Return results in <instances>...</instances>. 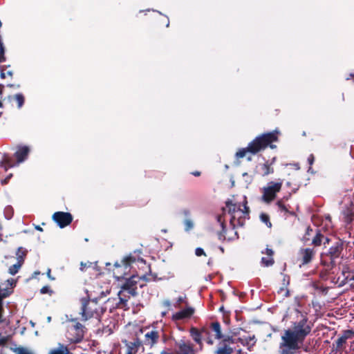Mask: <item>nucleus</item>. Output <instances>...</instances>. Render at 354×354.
Masks as SVG:
<instances>
[{"mask_svg":"<svg viewBox=\"0 0 354 354\" xmlns=\"http://www.w3.org/2000/svg\"><path fill=\"white\" fill-rule=\"evenodd\" d=\"M330 270V269H328V268H327V267H326V270H325V271H322V272H320V277H321L322 278H323V279H324V278H325V277H326V276H327V274H328L327 271H328V270Z\"/></svg>","mask_w":354,"mask_h":354,"instance_id":"obj_44","label":"nucleus"},{"mask_svg":"<svg viewBox=\"0 0 354 354\" xmlns=\"http://www.w3.org/2000/svg\"><path fill=\"white\" fill-rule=\"evenodd\" d=\"M143 286H144L143 284H140V287H141V288H142V287H143Z\"/></svg>","mask_w":354,"mask_h":354,"instance_id":"obj_60","label":"nucleus"},{"mask_svg":"<svg viewBox=\"0 0 354 354\" xmlns=\"http://www.w3.org/2000/svg\"><path fill=\"white\" fill-rule=\"evenodd\" d=\"M187 297L185 296V297H179L178 299H177V301L175 304V307L176 308H180V304L182 303H185L186 304H187Z\"/></svg>","mask_w":354,"mask_h":354,"instance_id":"obj_35","label":"nucleus"},{"mask_svg":"<svg viewBox=\"0 0 354 354\" xmlns=\"http://www.w3.org/2000/svg\"><path fill=\"white\" fill-rule=\"evenodd\" d=\"M195 254L197 256V257H201V256H205L206 257L207 254L205 252L204 250L201 248H196L195 250Z\"/></svg>","mask_w":354,"mask_h":354,"instance_id":"obj_38","label":"nucleus"},{"mask_svg":"<svg viewBox=\"0 0 354 354\" xmlns=\"http://www.w3.org/2000/svg\"><path fill=\"white\" fill-rule=\"evenodd\" d=\"M28 250L23 248L19 247L16 251V257L17 261H21V263H24L25 259L27 256Z\"/></svg>","mask_w":354,"mask_h":354,"instance_id":"obj_25","label":"nucleus"},{"mask_svg":"<svg viewBox=\"0 0 354 354\" xmlns=\"http://www.w3.org/2000/svg\"><path fill=\"white\" fill-rule=\"evenodd\" d=\"M315 161V156L313 154L309 155L308 157V162L310 165H312Z\"/></svg>","mask_w":354,"mask_h":354,"instance_id":"obj_42","label":"nucleus"},{"mask_svg":"<svg viewBox=\"0 0 354 354\" xmlns=\"http://www.w3.org/2000/svg\"><path fill=\"white\" fill-rule=\"evenodd\" d=\"M3 113L0 112V117L2 115Z\"/></svg>","mask_w":354,"mask_h":354,"instance_id":"obj_61","label":"nucleus"},{"mask_svg":"<svg viewBox=\"0 0 354 354\" xmlns=\"http://www.w3.org/2000/svg\"><path fill=\"white\" fill-rule=\"evenodd\" d=\"M3 89H4V86L3 84H0V98H2Z\"/></svg>","mask_w":354,"mask_h":354,"instance_id":"obj_46","label":"nucleus"},{"mask_svg":"<svg viewBox=\"0 0 354 354\" xmlns=\"http://www.w3.org/2000/svg\"><path fill=\"white\" fill-rule=\"evenodd\" d=\"M343 215H344V222L346 225H349L353 222V221L354 219V213L352 211V209H348L344 211Z\"/></svg>","mask_w":354,"mask_h":354,"instance_id":"obj_28","label":"nucleus"},{"mask_svg":"<svg viewBox=\"0 0 354 354\" xmlns=\"http://www.w3.org/2000/svg\"><path fill=\"white\" fill-rule=\"evenodd\" d=\"M260 219L261 221L264 223L268 227H272V223L270 221V216L268 214L266 213H261L260 214Z\"/></svg>","mask_w":354,"mask_h":354,"instance_id":"obj_32","label":"nucleus"},{"mask_svg":"<svg viewBox=\"0 0 354 354\" xmlns=\"http://www.w3.org/2000/svg\"><path fill=\"white\" fill-rule=\"evenodd\" d=\"M274 172L273 166L269 163V160L257 166L256 173L262 177L272 174Z\"/></svg>","mask_w":354,"mask_h":354,"instance_id":"obj_16","label":"nucleus"},{"mask_svg":"<svg viewBox=\"0 0 354 354\" xmlns=\"http://www.w3.org/2000/svg\"><path fill=\"white\" fill-rule=\"evenodd\" d=\"M249 213H250V209L247 206V201H245L244 203V210H241V216H245V218H249Z\"/></svg>","mask_w":354,"mask_h":354,"instance_id":"obj_34","label":"nucleus"},{"mask_svg":"<svg viewBox=\"0 0 354 354\" xmlns=\"http://www.w3.org/2000/svg\"><path fill=\"white\" fill-rule=\"evenodd\" d=\"M142 279H145V276L140 277L138 275H132L129 278L126 279L125 282L121 286V289L127 290L129 295L135 297L138 295V283Z\"/></svg>","mask_w":354,"mask_h":354,"instance_id":"obj_11","label":"nucleus"},{"mask_svg":"<svg viewBox=\"0 0 354 354\" xmlns=\"http://www.w3.org/2000/svg\"><path fill=\"white\" fill-rule=\"evenodd\" d=\"M8 342V337L1 336L0 334V346L5 345Z\"/></svg>","mask_w":354,"mask_h":354,"instance_id":"obj_40","label":"nucleus"},{"mask_svg":"<svg viewBox=\"0 0 354 354\" xmlns=\"http://www.w3.org/2000/svg\"><path fill=\"white\" fill-rule=\"evenodd\" d=\"M89 266H90V265H88L86 263L81 262V263H80V270L84 272Z\"/></svg>","mask_w":354,"mask_h":354,"instance_id":"obj_43","label":"nucleus"},{"mask_svg":"<svg viewBox=\"0 0 354 354\" xmlns=\"http://www.w3.org/2000/svg\"><path fill=\"white\" fill-rule=\"evenodd\" d=\"M248 160H251V158H250V157H248Z\"/></svg>","mask_w":354,"mask_h":354,"instance_id":"obj_59","label":"nucleus"},{"mask_svg":"<svg viewBox=\"0 0 354 354\" xmlns=\"http://www.w3.org/2000/svg\"><path fill=\"white\" fill-rule=\"evenodd\" d=\"M194 313V309L192 307H187L180 311H178L172 315V319L174 321L183 320L190 318Z\"/></svg>","mask_w":354,"mask_h":354,"instance_id":"obj_17","label":"nucleus"},{"mask_svg":"<svg viewBox=\"0 0 354 354\" xmlns=\"http://www.w3.org/2000/svg\"><path fill=\"white\" fill-rule=\"evenodd\" d=\"M354 335V332L351 330H344L343 335H342L344 339L347 340L348 339L351 338Z\"/></svg>","mask_w":354,"mask_h":354,"instance_id":"obj_36","label":"nucleus"},{"mask_svg":"<svg viewBox=\"0 0 354 354\" xmlns=\"http://www.w3.org/2000/svg\"><path fill=\"white\" fill-rule=\"evenodd\" d=\"M23 264L24 263H21V261H17L16 263L9 268L8 272L12 275H15L19 272Z\"/></svg>","mask_w":354,"mask_h":354,"instance_id":"obj_29","label":"nucleus"},{"mask_svg":"<svg viewBox=\"0 0 354 354\" xmlns=\"http://www.w3.org/2000/svg\"><path fill=\"white\" fill-rule=\"evenodd\" d=\"M73 324L68 326L66 337L71 343H79L84 337L86 328L82 324L77 322L76 319H71Z\"/></svg>","mask_w":354,"mask_h":354,"instance_id":"obj_7","label":"nucleus"},{"mask_svg":"<svg viewBox=\"0 0 354 354\" xmlns=\"http://www.w3.org/2000/svg\"><path fill=\"white\" fill-rule=\"evenodd\" d=\"M313 324L306 316L292 324V328L286 329L279 343L280 354H297L306 337L310 334Z\"/></svg>","mask_w":354,"mask_h":354,"instance_id":"obj_1","label":"nucleus"},{"mask_svg":"<svg viewBox=\"0 0 354 354\" xmlns=\"http://www.w3.org/2000/svg\"><path fill=\"white\" fill-rule=\"evenodd\" d=\"M182 213L186 217V219L183 222L185 225V230L186 232H189L191 230L194 228V223L189 218L190 211L188 209H185L182 211Z\"/></svg>","mask_w":354,"mask_h":354,"instance_id":"obj_19","label":"nucleus"},{"mask_svg":"<svg viewBox=\"0 0 354 354\" xmlns=\"http://www.w3.org/2000/svg\"><path fill=\"white\" fill-rule=\"evenodd\" d=\"M349 274H350L349 266L348 265H344L342 266V274L344 277V278L341 281V282L339 285V286H342L348 282V278H349Z\"/></svg>","mask_w":354,"mask_h":354,"instance_id":"obj_24","label":"nucleus"},{"mask_svg":"<svg viewBox=\"0 0 354 354\" xmlns=\"http://www.w3.org/2000/svg\"><path fill=\"white\" fill-rule=\"evenodd\" d=\"M163 305L169 308L171 306V302L169 300H165L163 301Z\"/></svg>","mask_w":354,"mask_h":354,"instance_id":"obj_48","label":"nucleus"},{"mask_svg":"<svg viewBox=\"0 0 354 354\" xmlns=\"http://www.w3.org/2000/svg\"><path fill=\"white\" fill-rule=\"evenodd\" d=\"M6 75H7L8 76L12 77V72L9 71L6 73Z\"/></svg>","mask_w":354,"mask_h":354,"instance_id":"obj_55","label":"nucleus"},{"mask_svg":"<svg viewBox=\"0 0 354 354\" xmlns=\"http://www.w3.org/2000/svg\"><path fill=\"white\" fill-rule=\"evenodd\" d=\"M288 200V197H283L282 199H280L277 201L276 205L278 207L279 209L281 212H285L289 215L294 216L295 213L293 212H290L288 207L283 203V200Z\"/></svg>","mask_w":354,"mask_h":354,"instance_id":"obj_22","label":"nucleus"},{"mask_svg":"<svg viewBox=\"0 0 354 354\" xmlns=\"http://www.w3.org/2000/svg\"><path fill=\"white\" fill-rule=\"evenodd\" d=\"M330 239L325 236L320 230L316 229L315 233L311 239V245L315 249L317 247H319L322 245H324V248H327V245L330 244Z\"/></svg>","mask_w":354,"mask_h":354,"instance_id":"obj_14","label":"nucleus"},{"mask_svg":"<svg viewBox=\"0 0 354 354\" xmlns=\"http://www.w3.org/2000/svg\"><path fill=\"white\" fill-rule=\"evenodd\" d=\"M12 176V174H10L6 178L1 180V185H4L8 183L10 178Z\"/></svg>","mask_w":354,"mask_h":354,"instance_id":"obj_41","label":"nucleus"},{"mask_svg":"<svg viewBox=\"0 0 354 354\" xmlns=\"http://www.w3.org/2000/svg\"><path fill=\"white\" fill-rule=\"evenodd\" d=\"M262 254H266L268 257H273L274 251L271 248H266L265 252H261Z\"/></svg>","mask_w":354,"mask_h":354,"instance_id":"obj_39","label":"nucleus"},{"mask_svg":"<svg viewBox=\"0 0 354 354\" xmlns=\"http://www.w3.org/2000/svg\"><path fill=\"white\" fill-rule=\"evenodd\" d=\"M8 98L10 100L12 99L15 100L19 109L22 107L25 102V97L22 93H17L12 96H9Z\"/></svg>","mask_w":354,"mask_h":354,"instance_id":"obj_27","label":"nucleus"},{"mask_svg":"<svg viewBox=\"0 0 354 354\" xmlns=\"http://www.w3.org/2000/svg\"><path fill=\"white\" fill-rule=\"evenodd\" d=\"M227 212L230 215V224L234 230L236 227H243L245 225V217L241 216L240 205L228 201L226 202Z\"/></svg>","mask_w":354,"mask_h":354,"instance_id":"obj_6","label":"nucleus"},{"mask_svg":"<svg viewBox=\"0 0 354 354\" xmlns=\"http://www.w3.org/2000/svg\"><path fill=\"white\" fill-rule=\"evenodd\" d=\"M234 239H239V235H238V233H237L236 231H234V237H229L228 240L231 241V240H233Z\"/></svg>","mask_w":354,"mask_h":354,"instance_id":"obj_47","label":"nucleus"},{"mask_svg":"<svg viewBox=\"0 0 354 354\" xmlns=\"http://www.w3.org/2000/svg\"><path fill=\"white\" fill-rule=\"evenodd\" d=\"M348 281H354V274H353L351 277H349V278H348Z\"/></svg>","mask_w":354,"mask_h":354,"instance_id":"obj_57","label":"nucleus"},{"mask_svg":"<svg viewBox=\"0 0 354 354\" xmlns=\"http://www.w3.org/2000/svg\"><path fill=\"white\" fill-rule=\"evenodd\" d=\"M350 77H354V73H350V74H349V77H348L346 78V80H349V79H350Z\"/></svg>","mask_w":354,"mask_h":354,"instance_id":"obj_56","label":"nucleus"},{"mask_svg":"<svg viewBox=\"0 0 354 354\" xmlns=\"http://www.w3.org/2000/svg\"><path fill=\"white\" fill-rule=\"evenodd\" d=\"M40 292L41 294H50V295H51L53 292V291L50 289V286H43L41 288Z\"/></svg>","mask_w":354,"mask_h":354,"instance_id":"obj_37","label":"nucleus"},{"mask_svg":"<svg viewBox=\"0 0 354 354\" xmlns=\"http://www.w3.org/2000/svg\"><path fill=\"white\" fill-rule=\"evenodd\" d=\"M192 174L194 175V176H200L201 173L199 171H195L192 172Z\"/></svg>","mask_w":354,"mask_h":354,"instance_id":"obj_49","label":"nucleus"},{"mask_svg":"<svg viewBox=\"0 0 354 354\" xmlns=\"http://www.w3.org/2000/svg\"><path fill=\"white\" fill-rule=\"evenodd\" d=\"M211 330L214 333V338L220 339L223 337L221 329V324L218 322H214L211 324Z\"/></svg>","mask_w":354,"mask_h":354,"instance_id":"obj_21","label":"nucleus"},{"mask_svg":"<svg viewBox=\"0 0 354 354\" xmlns=\"http://www.w3.org/2000/svg\"><path fill=\"white\" fill-rule=\"evenodd\" d=\"M7 281L10 286H12L13 284L15 283V281L12 279H8Z\"/></svg>","mask_w":354,"mask_h":354,"instance_id":"obj_50","label":"nucleus"},{"mask_svg":"<svg viewBox=\"0 0 354 354\" xmlns=\"http://www.w3.org/2000/svg\"><path fill=\"white\" fill-rule=\"evenodd\" d=\"M35 229L38 231H40V232H42L43 231V229L42 227H41L39 225H36L35 226Z\"/></svg>","mask_w":354,"mask_h":354,"instance_id":"obj_54","label":"nucleus"},{"mask_svg":"<svg viewBox=\"0 0 354 354\" xmlns=\"http://www.w3.org/2000/svg\"><path fill=\"white\" fill-rule=\"evenodd\" d=\"M46 274L49 279H50V280L55 279V277L51 276V270L50 268L48 269V270L46 272Z\"/></svg>","mask_w":354,"mask_h":354,"instance_id":"obj_45","label":"nucleus"},{"mask_svg":"<svg viewBox=\"0 0 354 354\" xmlns=\"http://www.w3.org/2000/svg\"><path fill=\"white\" fill-rule=\"evenodd\" d=\"M30 153V149L27 146H20L18 147L14 156L17 161L15 162L13 158L7 153H4L2 160L0 161V167L3 168L6 171L9 168L13 167L27 159Z\"/></svg>","mask_w":354,"mask_h":354,"instance_id":"obj_5","label":"nucleus"},{"mask_svg":"<svg viewBox=\"0 0 354 354\" xmlns=\"http://www.w3.org/2000/svg\"><path fill=\"white\" fill-rule=\"evenodd\" d=\"M276 160H277V158L274 157V158H272V160L270 161H269V163L271 164V166L273 165V164L275 162Z\"/></svg>","mask_w":354,"mask_h":354,"instance_id":"obj_51","label":"nucleus"},{"mask_svg":"<svg viewBox=\"0 0 354 354\" xmlns=\"http://www.w3.org/2000/svg\"><path fill=\"white\" fill-rule=\"evenodd\" d=\"M261 263L265 267H270L274 263V259L273 257L268 256L267 257H262Z\"/></svg>","mask_w":354,"mask_h":354,"instance_id":"obj_31","label":"nucleus"},{"mask_svg":"<svg viewBox=\"0 0 354 354\" xmlns=\"http://www.w3.org/2000/svg\"><path fill=\"white\" fill-rule=\"evenodd\" d=\"M232 348L227 346L220 348L218 351L219 354H232Z\"/></svg>","mask_w":354,"mask_h":354,"instance_id":"obj_33","label":"nucleus"},{"mask_svg":"<svg viewBox=\"0 0 354 354\" xmlns=\"http://www.w3.org/2000/svg\"><path fill=\"white\" fill-rule=\"evenodd\" d=\"M6 73H5L3 71H2L1 72V77L2 79H4V78L6 77Z\"/></svg>","mask_w":354,"mask_h":354,"instance_id":"obj_53","label":"nucleus"},{"mask_svg":"<svg viewBox=\"0 0 354 354\" xmlns=\"http://www.w3.org/2000/svg\"><path fill=\"white\" fill-rule=\"evenodd\" d=\"M321 253V264L328 269H333L336 266V260L342 257L344 250V241L339 239H330V244Z\"/></svg>","mask_w":354,"mask_h":354,"instance_id":"obj_3","label":"nucleus"},{"mask_svg":"<svg viewBox=\"0 0 354 354\" xmlns=\"http://www.w3.org/2000/svg\"><path fill=\"white\" fill-rule=\"evenodd\" d=\"M190 333L194 340L197 343H201V339H204L207 340V342L208 344H213V340L209 337L210 331L209 329L207 328H203L200 330L196 328H192L190 330Z\"/></svg>","mask_w":354,"mask_h":354,"instance_id":"obj_13","label":"nucleus"},{"mask_svg":"<svg viewBox=\"0 0 354 354\" xmlns=\"http://www.w3.org/2000/svg\"><path fill=\"white\" fill-rule=\"evenodd\" d=\"M53 220L60 228H64L70 225L73 221V216L69 212H56L53 214Z\"/></svg>","mask_w":354,"mask_h":354,"instance_id":"obj_12","label":"nucleus"},{"mask_svg":"<svg viewBox=\"0 0 354 354\" xmlns=\"http://www.w3.org/2000/svg\"><path fill=\"white\" fill-rule=\"evenodd\" d=\"M317 251L314 248H301L297 252V260L299 267L309 265L314 260Z\"/></svg>","mask_w":354,"mask_h":354,"instance_id":"obj_10","label":"nucleus"},{"mask_svg":"<svg viewBox=\"0 0 354 354\" xmlns=\"http://www.w3.org/2000/svg\"><path fill=\"white\" fill-rule=\"evenodd\" d=\"M282 181L274 182L270 181L268 183L267 186L262 188L261 201L266 203H270L277 197L282 187Z\"/></svg>","mask_w":354,"mask_h":354,"instance_id":"obj_9","label":"nucleus"},{"mask_svg":"<svg viewBox=\"0 0 354 354\" xmlns=\"http://www.w3.org/2000/svg\"><path fill=\"white\" fill-rule=\"evenodd\" d=\"M132 295H129L127 293V290H124L121 289L118 292V297L120 299V302L118 304V307L124 308L127 306V303L128 300Z\"/></svg>","mask_w":354,"mask_h":354,"instance_id":"obj_18","label":"nucleus"},{"mask_svg":"<svg viewBox=\"0 0 354 354\" xmlns=\"http://www.w3.org/2000/svg\"><path fill=\"white\" fill-rule=\"evenodd\" d=\"M344 338L345 337L341 336L333 344V348L337 351H342L345 348L346 340Z\"/></svg>","mask_w":354,"mask_h":354,"instance_id":"obj_23","label":"nucleus"},{"mask_svg":"<svg viewBox=\"0 0 354 354\" xmlns=\"http://www.w3.org/2000/svg\"><path fill=\"white\" fill-rule=\"evenodd\" d=\"M315 233L314 230L310 226H307L306 229V232L303 237L301 238V241L306 244L308 243L312 239L311 236H313Z\"/></svg>","mask_w":354,"mask_h":354,"instance_id":"obj_26","label":"nucleus"},{"mask_svg":"<svg viewBox=\"0 0 354 354\" xmlns=\"http://www.w3.org/2000/svg\"><path fill=\"white\" fill-rule=\"evenodd\" d=\"M48 354H73L67 346L64 344L59 343L57 348H52L49 351Z\"/></svg>","mask_w":354,"mask_h":354,"instance_id":"obj_20","label":"nucleus"},{"mask_svg":"<svg viewBox=\"0 0 354 354\" xmlns=\"http://www.w3.org/2000/svg\"><path fill=\"white\" fill-rule=\"evenodd\" d=\"M3 103H2V102L0 100V108H2V107H3Z\"/></svg>","mask_w":354,"mask_h":354,"instance_id":"obj_58","label":"nucleus"},{"mask_svg":"<svg viewBox=\"0 0 354 354\" xmlns=\"http://www.w3.org/2000/svg\"><path fill=\"white\" fill-rule=\"evenodd\" d=\"M279 134L280 131L278 129H274L272 131L264 133L257 136L249 142L247 147L241 148L236 153V158H243L248 153L257 154L268 147L271 149H275L276 145H273V143L279 140Z\"/></svg>","mask_w":354,"mask_h":354,"instance_id":"obj_2","label":"nucleus"},{"mask_svg":"<svg viewBox=\"0 0 354 354\" xmlns=\"http://www.w3.org/2000/svg\"><path fill=\"white\" fill-rule=\"evenodd\" d=\"M217 219H218V221L219 223H221V225L222 227L221 232L218 234L219 239H225V234L227 232V230H226V226L225 225L224 221L223 220L221 216H218Z\"/></svg>","mask_w":354,"mask_h":354,"instance_id":"obj_30","label":"nucleus"},{"mask_svg":"<svg viewBox=\"0 0 354 354\" xmlns=\"http://www.w3.org/2000/svg\"><path fill=\"white\" fill-rule=\"evenodd\" d=\"M81 311L80 314L82 315L81 320L86 322L91 318L100 320L101 316L104 314L106 308H104L98 302L97 299H81Z\"/></svg>","mask_w":354,"mask_h":354,"instance_id":"obj_4","label":"nucleus"},{"mask_svg":"<svg viewBox=\"0 0 354 354\" xmlns=\"http://www.w3.org/2000/svg\"><path fill=\"white\" fill-rule=\"evenodd\" d=\"M160 338L159 332L157 330H151L145 335L144 344L149 346L150 348L153 347L158 343Z\"/></svg>","mask_w":354,"mask_h":354,"instance_id":"obj_15","label":"nucleus"},{"mask_svg":"<svg viewBox=\"0 0 354 354\" xmlns=\"http://www.w3.org/2000/svg\"><path fill=\"white\" fill-rule=\"evenodd\" d=\"M133 345L136 346H139L141 345V342L139 339H137V341L133 343Z\"/></svg>","mask_w":354,"mask_h":354,"instance_id":"obj_52","label":"nucleus"},{"mask_svg":"<svg viewBox=\"0 0 354 354\" xmlns=\"http://www.w3.org/2000/svg\"><path fill=\"white\" fill-rule=\"evenodd\" d=\"M136 259L132 255L124 257L120 263L116 262L114 265L113 276L118 280L124 279L125 276L130 272L132 263H135Z\"/></svg>","mask_w":354,"mask_h":354,"instance_id":"obj_8","label":"nucleus"}]
</instances>
